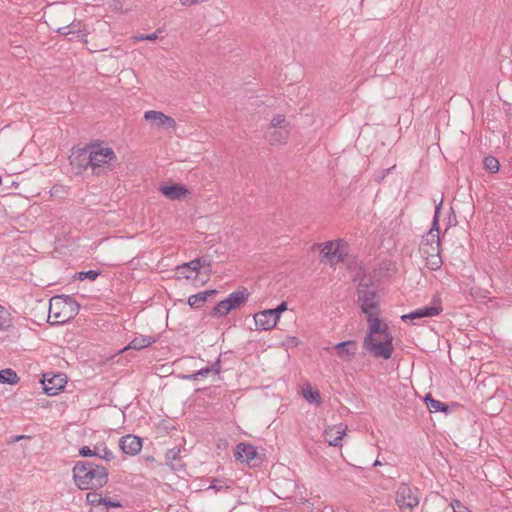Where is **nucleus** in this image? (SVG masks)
Masks as SVG:
<instances>
[{
	"mask_svg": "<svg viewBox=\"0 0 512 512\" xmlns=\"http://www.w3.org/2000/svg\"><path fill=\"white\" fill-rule=\"evenodd\" d=\"M357 299L368 323L362 348L376 359H390L394 352L393 335L388 324L379 317L380 304L375 284L362 280L357 287Z\"/></svg>",
	"mask_w": 512,
	"mask_h": 512,
	"instance_id": "obj_1",
	"label": "nucleus"
},
{
	"mask_svg": "<svg viewBox=\"0 0 512 512\" xmlns=\"http://www.w3.org/2000/svg\"><path fill=\"white\" fill-rule=\"evenodd\" d=\"M73 479L81 490L100 488L108 482V472L93 462L78 461L73 467Z\"/></svg>",
	"mask_w": 512,
	"mask_h": 512,
	"instance_id": "obj_2",
	"label": "nucleus"
},
{
	"mask_svg": "<svg viewBox=\"0 0 512 512\" xmlns=\"http://www.w3.org/2000/svg\"><path fill=\"white\" fill-rule=\"evenodd\" d=\"M80 305L69 295H57L49 301V319H53L52 324H61L67 322L76 315Z\"/></svg>",
	"mask_w": 512,
	"mask_h": 512,
	"instance_id": "obj_3",
	"label": "nucleus"
},
{
	"mask_svg": "<svg viewBox=\"0 0 512 512\" xmlns=\"http://www.w3.org/2000/svg\"><path fill=\"white\" fill-rule=\"evenodd\" d=\"M117 156L112 148L100 145L90 146V168L94 174L113 170Z\"/></svg>",
	"mask_w": 512,
	"mask_h": 512,
	"instance_id": "obj_4",
	"label": "nucleus"
},
{
	"mask_svg": "<svg viewBox=\"0 0 512 512\" xmlns=\"http://www.w3.org/2000/svg\"><path fill=\"white\" fill-rule=\"evenodd\" d=\"M395 501L402 512H412L419 505V490L402 483L397 489Z\"/></svg>",
	"mask_w": 512,
	"mask_h": 512,
	"instance_id": "obj_5",
	"label": "nucleus"
},
{
	"mask_svg": "<svg viewBox=\"0 0 512 512\" xmlns=\"http://www.w3.org/2000/svg\"><path fill=\"white\" fill-rule=\"evenodd\" d=\"M347 248L348 244L342 239L328 241L324 244L321 255L326 258L331 265H336L345 261Z\"/></svg>",
	"mask_w": 512,
	"mask_h": 512,
	"instance_id": "obj_6",
	"label": "nucleus"
},
{
	"mask_svg": "<svg viewBox=\"0 0 512 512\" xmlns=\"http://www.w3.org/2000/svg\"><path fill=\"white\" fill-rule=\"evenodd\" d=\"M44 392L49 396L59 394L67 384V377L65 374L58 373H45L41 380Z\"/></svg>",
	"mask_w": 512,
	"mask_h": 512,
	"instance_id": "obj_7",
	"label": "nucleus"
},
{
	"mask_svg": "<svg viewBox=\"0 0 512 512\" xmlns=\"http://www.w3.org/2000/svg\"><path fill=\"white\" fill-rule=\"evenodd\" d=\"M441 312V303H432V305L424 306L422 308L416 309L408 314L401 316V319L404 322H407L408 320L414 321L421 318L437 316Z\"/></svg>",
	"mask_w": 512,
	"mask_h": 512,
	"instance_id": "obj_8",
	"label": "nucleus"
},
{
	"mask_svg": "<svg viewBox=\"0 0 512 512\" xmlns=\"http://www.w3.org/2000/svg\"><path fill=\"white\" fill-rule=\"evenodd\" d=\"M57 32L70 41L82 39L86 42L84 38L87 36V30L80 21H73L69 25L59 28Z\"/></svg>",
	"mask_w": 512,
	"mask_h": 512,
	"instance_id": "obj_9",
	"label": "nucleus"
},
{
	"mask_svg": "<svg viewBox=\"0 0 512 512\" xmlns=\"http://www.w3.org/2000/svg\"><path fill=\"white\" fill-rule=\"evenodd\" d=\"M119 447L124 454L135 456L142 448V439L135 435H125L119 440Z\"/></svg>",
	"mask_w": 512,
	"mask_h": 512,
	"instance_id": "obj_10",
	"label": "nucleus"
},
{
	"mask_svg": "<svg viewBox=\"0 0 512 512\" xmlns=\"http://www.w3.org/2000/svg\"><path fill=\"white\" fill-rule=\"evenodd\" d=\"M270 309H266L254 314V321L257 330H271L273 329L278 319L273 315Z\"/></svg>",
	"mask_w": 512,
	"mask_h": 512,
	"instance_id": "obj_11",
	"label": "nucleus"
},
{
	"mask_svg": "<svg viewBox=\"0 0 512 512\" xmlns=\"http://www.w3.org/2000/svg\"><path fill=\"white\" fill-rule=\"evenodd\" d=\"M144 118L147 121L154 122L158 127L166 129H174L176 127V121L160 111L148 110L144 113Z\"/></svg>",
	"mask_w": 512,
	"mask_h": 512,
	"instance_id": "obj_12",
	"label": "nucleus"
},
{
	"mask_svg": "<svg viewBox=\"0 0 512 512\" xmlns=\"http://www.w3.org/2000/svg\"><path fill=\"white\" fill-rule=\"evenodd\" d=\"M160 192L170 200H181L189 194V190L179 183L161 186Z\"/></svg>",
	"mask_w": 512,
	"mask_h": 512,
	"instance_id": "obj_13",
	"label": "nucleus"
},
{
	"mask_svg": "<svg viewBox=\"0 0 512 512\" xmlns=\"http://www.w3.org/2000/svg\"><path fill=\"white\" fill-rule=\"evenodd\" d=\"M220 372H221V360L219 357L212 365L206 366L204 368H200L199 370L195 371L192 374L179 375V378L183 379V380L192 381V380H197L200 376L206 377L210 373H214V374L218 375V374H220Z\"/></svg>",
	"mask_w": 512,
	"mask_h": 512,
	"instance_id": "obj_14",
	"label": "nucleus"
},
{
	"mask_svg": "<svg viewBox=\"0 0 512 512\" xmlns=\"http://www.w3.org/2000/svg\"><path fill=\"white\" fill-rule=\"evenodd\" d=\"M257 456L256 448L253 445L240 443L236 447L235 458L249 465H254L252 461Z\"/></svg>",
	"mask_w": 512,
	"mask_h": 512,
	"instance_id": "obj_15",
	"label": "nucleus"
},
{
	"mask_svg": "<svg viewBox=\"0 0 512 512\" xmlns=\"http://www.w3.org/2000/svg\"><path fill=\"white\" fill-rule=\"evenodd\" d=\"M337 356L344 360H351L356 355L357 343L355 340L340 342L334 346Z\"/></svg>",
	"mask_w": 512,
	"mask_h": 512,
	"instance_id": "obj_16",
	"label": "nucleus"
},
{
	"mask_svg": "<svg viewBox=\"0 0 512 512\" xmlns=\"http://www.w3.org/2000/svg\"><path fill=\"white\" fill-rule=\"evenodd\" d=\"M90 146L87 148L78 149L70 157V163L79 169L86 170L90 167Z\"/></svg>",
	"mask_w": 512,
	"mask_h": 512,
	"instance_id": "obj_17",
	"label": "nucleus"
},
{
	"mask_svg": "<svg viewBox=\"0 0 512 512\" xmlns=\"http://www.w3.org/2000/svg\"><path fill=\"white\" fill-rule=\"evenodd\" d=\"M249 295L248 289L242 287L241 289L230 293L226 298V301L227 304H229V307H231L232 310H235L247 302Z\"/></svg>",
	"mask_w": 512,
	"mask_h": 512,
	"instance_id": "obj_18",
	"label": "nucleus"
},
{
	"mask_svg": "<svg viewBox=\"0 0 512 512\" xmlns=\"http://www.w3.org/2000/svg\"><path fill=\"white\" fill-rule=\"evenodd\" d=\"M210 261L205 258H197L195 260L190 261L189 263H184L177 267L178 273H184V270H191V272H195L198 274L201 268L210 267Z\"/></svg>",
	"mask_w": 512,
	"mask_h": 512,
	"instance_id": "obj_19",
	"label": "nucleus"
},
{
	"mask_svg": "<svg viewBox=\"0 0 512 512\" xmlns=\"http://www.w3.org/2000/svg\"><path fill=\"white\" fill-rule=\"evenodd\" d=\"M289 137L288 128H276L274 131L266 135L267 140L271 145H278L286 143Z\"/></svg>",
	"mask_w": 512,
	"mask_h": 512,
	"instance_id": "obj_20",
	"label": "nucleus"
},
{
	"mask_svg": "<svg viewBox=\"0 0 512 512\" xmlns=\"http://www.w3.org/2000/svg\"><path fill=\"white\" fill-rule=\"evenodd\" d=\"M216 293H217V290L211 289V290H206V291L199 292V293H197L195 295H191L188 298V304L192 308H199V307H201L203 305V303L205 301H207L209 296H212V295H214Z\"/></svg>",
	"mask_w": 512,
	"mask_h": 512,
	"instance_id": "obj_21",
	"label": "nucleus"
},
{
	"mask_svg": "<svg viewBox=\"0 0 512 512\" xmlns=\"http://www.w3.org/2000/svg\"><path fill=\"white\" fill-rule=\"evenodd\" d=\"M233 485H234V481L232 479L213 478L211 480L209 489H213L216 493L217 492H227L228 490L232 489Z\"/></svg>",
	"mask_w": 512,
	"mask_h": 512,
	"instance_id": "obj_22",
	"label": "nucleus"
},
{
	"mask_svg": "<svg viewBox=\"0 0 512 512\" xmlns=\"http://www.w3.org/2000/svg\"><path fill=\"white\" fill-rule=\"evenodd\" d=\"M154 342H155V339L153 337L140 335V336L135 337L129 343V345L124 348V350H127V349L140 350V349L150 346Z\"/></svg>",
	"mask_w": 512,
	"mask_h": 512,
	"instance_id": "obj_23",
	"label": "nucleus"
},
{
	"mask_svg": "<svg viewBox=\"0 0 512 512\" xmlns=\"http://www.w3.org/2000/svg\"><path fill=\"white\" fill-rule=\"evenodd\" d=\"M424 400L430 412H444L446 414L449 412L448 405L439 400L434 399L431 396V394H427Z\"/></svg>",
	"mask_w": 512,
	"mask_h": 512,
	"instance_id": "obj_24",
	"label": "nucleus"
},
{
	"mask_svg": "<svg viewBox=\"0 0 512 512\" xmlns=\"http://www.w3.org/2000/svg\"><path fill=\"white\" fill-rule=\"evenodd\" d=\"M334 436V429L329 428L324 431L325 438L330 446L339 447L342 446V438L345 435V429H340L335 432Z\"/></svg>",
	"mask_w": 512,
	"mask_h": 512,
	"instance_id": "obj_25",
	"label": "nucleus"
},
{
	"mask_svg": "<svg viewBox=\"0 0 512 512\" xmlns=\"http://www.w3.org/2000/svg\"><path fill=\"white\" fill-rule=\"evenodd\" d=\"M20 381V377L17 375V373L11 369L6 368L0 370V383L1 384H9V385H16Z\"/></svg>",
	"mask_w": 512,
	"mask_h": 512,
	"instance_id": "obj_26",
	"label": "nucleus"
},
{
	"mask_svg": "<svg viewBox=\"0 0 512 512\" xmlns=\"http://www.w3.org/2000/svg\"><path fill=\"white\" fill-rule=\"evenodd\" d=\"M440 206H441V203L438 206H436V208H435L433 225L427 235V238H429V243H440L439 228H438V214L440 211Z\"/></svg>",
	"mask_w": 512,
	"mask_h": 512,
	"instance_id": "obj_27",
	"label": "nucleus"
},
{
	"mask_svg": "<svg viewBox=\"0 0 512 512\" xmlns=\"http://www.w3.org/2000/svg\"><path fill=\"white\" fill-rule=\"evenodd\" d=\"M420 249L427 255L428 259L429 257H437L440 255V243H429V238H426V240L421 243Z\"/></svg>",
	"mask_w": 512,
	"mask_h": 512,
	"instance_id": "obj_28",
	"label": "nucleus"
},
{
	"mask_svg": "<svg viewBox=\"0 0 512 512\" xmlns=\"http://www.w3.org/2000/svg\"><path fill=\"white\" fill-rule=\"evenodd\" d=\"M303 397L306 401L309 403H315L320 404L321 403V397L317 390H313L311 385L307 384L303 390H302Z\"/></svg>",
	"mask_w": 512,
	"mask_h": 512,
	"instance_id": "obj_29",
	"label": "nucleus"
},
{
	"mask_svg": "<svg viewBox=\"0 0 512 512\" xmlns=\"http://www.w3.org/2000/svg\"><path fill=\"white\" fill-rule=\"evenodd\" d=\"M230 311H232L231 307H229V304H227L226 299L220 301L217 303L216 306H214L211 315L214 317H224L226 316Z\"/></svg>",
	"mask_w": 512,
	"mask_h": 512,
	"instance_id": "obj_30",
	"label": "nucleus"
},
{
	"mask_svg": "<svg viewBox=\"0 0 512 512\" xmlns=\"http://www.w3.org/2000/svg\"><path fill=\"white\" fill-rule=\"evenodd\" d=\"M483 166L489 173H497L499 171L500 163L494 156H486L483 159Z\"/></svg>",
	"mask_w": 512,
	"mask_h": 512,
	"instance_id": "obj_31",
	"label": "nucleus"
},
{
	"mask_svg": "<svg viewBox=\"0 0 512 512\" xmlns=\"http://www.w3.org/2000/svg\"><path fill=\"white\" fill-rule=\"evenodd\" d=\"M12 326L11 314L8 310L0 305V330L5 331Z\"/></svg>",
	"mask_w": 512,
	"mask_h": 512,
	"instance_id": "obj_32",
	"label": "nucleus"
},
{
	"mask_svg": "<svg viewBox=\"0 0 512 512\" xmlns=\"http://www.w3.org/2000/svg\"><path fill=\"white\" fill-rule=\"evenodd\" d=\"M100 275L99 270H88V271H80L76 274V279L83 281L85 279H89L94 281Z\"/></svg>",
	"mask_w": 512,
	"mask_h": 512,
	"instance_id": "obj_33",
	"label": "nucleus"
},
{
	"mask_svg": "<svg viewBox=\"0 0 512 512\" xmlns=\"http://www.w3.org/2000/svg\"><path fill=\"white\" fill-rule=\"evenodd\" d=\"M271 127L276 128H288V123L286 122V118L282 114H278L273 117L270 123Z\"/></svg>",
	"mask_w": 512,
	"mask_h": 512,
	"instance_id": "obj_34",
	"label": "nucleus"
},
{
	"mask_svg": "<svg viewBox=\"0 0 512 512\" xmlns=\"http://www.w3.org/2000/svg\"><path fill=\"white\" fill-rule=\"evenodd\" d=\"M87 502L92 506H98L102 504L103 497L96 492H89L86 495Z\"/></svg>",
	"mask_w": 512,
	"mask_h": 512,
	"instance_id": "obj_35",
	"label": "nucleus"
},
{
	"mask_svg": "<svg viewBox=\"0 0 512 512\" xmlns=\"http://www.w3.org/2000/svg\"><path fill=\"white\" fill-rule=\"evenodd\" d=\"M96 456H98L101 459H104L105 461H108V462L114 459L113 453L106 446H103L102 448H100V446H98Z\"/></svg>",
	"mask_w": 512,
	"mask_h": 512,
	"instance_id": "obj_36",
	"label": "nucleus"
},
{
	"mask_svg": "<svg viewBox=\"0 0 512 512\" xmlns=\"http://www.w3.org/2000/svg\"><path fill=\"white\" fill-rule=\"evenodd\" d=\"M97 450H98V446H95V448L93 450L90 449V447H88V446H83L82 448H80L79 454L82 457H92V456H96Z\"/></svg>",
	"mask_w": 512,
	"mask_h": 512,
	"instance_id": "obj_37",
	"label": "nucleus"
},
{
	"mask_svg": "<svg viewBox=\"0 0 512 512\" xmlns=\"http://www.w3.org/2000/svg\"><path fill=\"white\" fill-rule=\"evenodd\" d=\"M270 310L271 312H274L273 315L279 320L281 313L287 310V303L282 302L276 308Z\"/></svg>",
	"mask_w": 512,
	"mask_h": 512,
	"instance_id": "obj_38",
	"label": "nucleus"
},
{
	"mask_svg": "<svg viewBox=\"0 0 512 512\" xmlns=\"http://www.w3.org/2000/svg\"><path fill=\"white\" fill-rule=\"evenodd\" d=\"M431 259L429 260V264H431V268L433 270H436V269H439L442 265V260H441V257L440 255H438L437 257H430Z\"/></svg>",
	"mask_w": 512,
	"mask_h": 512,
	"instance_id": "obj_39",
	"label": "nucleus"
},
{
	"mask_svg": "<svg viewBox=\"0 0 512 512\" xmlns=\"http://www.w3.org/2000/svg\"><path fill=\"white\" fill-rule=\"evenodd\" d=\"M102 504L107 507H111V508H118V507L122 506L119 501H114V500H111L109 498H104V497H103Z\"/></svg>",
	"mask_w": 512,
	"mask_h": 512,
	"instance_id": "obj_40",
	"label": "nucleus"
},
{
	"mask_svg": "<svg viewBox=\"0 0 512 512\" xmlns=\"http://www.w3.org/2000/svg\"><path fill=\"white\" fill-rule=\"evenodd\" d=\"M180 450L179 449H170L167 454H166V457L167 459H170V460H175L179 454Z\"/></svg>",
	"mask_w": 512,
	"mask_h": 512,
	"instance_id": "obj_41",
	"label": "nucleus"
},
{
	"mask_svg": "<svg viewBox=\"0 0 512 512\" xmlns=\"http://www.w3.org/2000/svg\"><path fill=\"white\" fill-rule=\"evenodd\" d=\"M159 32H160V30H157L152 34H147V35H145V39L148 41H154V40L158 39Z\"/></svg>",
	"mask_w": 512,
	"mask_h": 512,
	"instance_id": "obj_42",
	"label": "nucleus"
},
{
	"mask_svg": "<svg viewBox=\"0 0 512 512\" xmlns=\"http://www.w3.org/2000/svg\"><path fill=\"white\" fill-rule=\"evenodd\" d=\"M30 438L29 436H26V435H18V436H14L10 439V441L8 443H15V442H18L22 439H28Z\"/></svg>",
	"mask_w": 512,
	"mask_h": 512,
	"instance_id": "obj_43",
	"label": "nucleus"
},
{
	"mask_svg": "<svg viewBox=\"0 0 512 512\" xmlns=\"http://www.w3.org/2000/svg\"><path fill=\"white\" fill-rule=\"evenodd\" d=\"M181 275H183L185 278L187 279H190V278H195L197 274H195V272H191V270H184V273H180Z\"/></svg>",
	"mask_w": 512,
	"mask_h": 512,
	"instance_id": "obj_44",
	"label": "nucleus"
},
{
	"mask_svg": "<svg viewBox=\"0 0 512 512\" xmlns=\"http://www.w3.org/2000/svg\"><path fill=\"white\" fill-rule=\"evenodd\" d=\"M135 38H136V40H138V41L146 40V39H145V35H140V36H137V37H135Z\"/></svg>",
	"mask_w": 512,
	"mask_h": 512,
	"instance_id": "obj_45",
	"label": "nucleus"
},
{
	"mask_svg": "<svg viewBox=\"0 0 512 512\" xmlns=\"http://www.w3.org/2000/svg\"><path fill=\"white\" fill-rule=\"evenodd\" d=\"M377 465H380V462H379L378 460H376V461L374 462V466H377Z\"/></svg>",
	"mask_w": 512,
	"mask_h": 512,
	"instance_id": "obj_46",
	"label": "nucleus"
}]
</instances>
